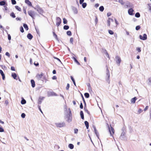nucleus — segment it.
<instances>
[{"mask_svg": "<svg viewBox=\"0 0 151 151\" xmlns=\"http://www.w3.org/2000/svg\"><path fill=\"white\" fill-rule=\"evenodd\" d=\"M69 112L66 113V116L65 117V119L67 122L69 123L72 121V114L70 108L68 109Z\"/></svg>", "mask_w": 151, "mask_h": 151, "instance_id": "f257e3e1", "label": "nucleus"}, {"mask_svg": "<svg viewBox=\"0 0 151 151\" xmlns=\"http://www.w3.org/2000/svg\"><path fill=\"white\" fill-rule=\"evenodd\" d=\"M56 126L58 128H61L66 126L65 123L64 122H56L55 123Z\"/></svg>", "mask_w": 151, "mask_h": 151, "instance_id": "f03ea898", "label": "nucleus"}, {"mask_svg": "<svg viewBox=\"0 0 151 151\" xmlns=\"http://www.w3.org/2000/svg\"><path fill=\"white\" fill-rule=\"evenodd\" d=\"M28 14L33 19H34V17L35 16L36 13L35 12L32 10H30L28 12Z\"/></svg>", "mask_w": 151, "mask_h": 151, "instance_id": "7ed1b4c3", "label": "nucleus"}, {"mask_svg": "<svg viewBox=\"0 0 151 151\" xmlns=\"http://www.w3.org/2000/svg\"><path fill=\"white\" fill-rule=\"evenodd\" d=\"M106 80L107 82H108L109 83L110 81H109V79L110 75L109 71V70L108 68H107L106 70Z\"/></svg>", "mask_w": 151, "mask_h": 151, "instance_id": "20e7f679", "label": "nucleus"}, {"mask_svg": "<svg viewBox=\"0 0 151 151\" xmlns=\"http://www.w3.org/2000/svg\"><path fill=\"white\" fill-rule=\"evenodd\" d=\"M109 129L111 136H112L113 137H114L113 134L114 133V129L111 126L110 128L109 127Z\"/></svg>", "mask_w": 151, "mask_h": 151, "instance_id": "39448f33", "label": "nucleus"}, {"mask_svg": "<svg viewBox=\"0 0 151 151\" xmlns=\"http://www.w3.org/2000/svg\"><path fill=\"white\" fill-rule=\"evenodd\" d=\"M57 94L53 91L49 92L47 93V96L50 97V96H57Z\"/></svg>", "mask_w": 151, "mask_h": 151, "instance_id": "423d86ee", "label": "nucleus"}, {"mask_svg": "<svg viewBox=\"0 0 151 151\" xmlns=\"http://www.w3.org/2000/svg\"><path fill=\"white\" fill-rule=\"evenodd\" d=\"M115 59L116 60V63L118 65H119L121 61L120 58L119 56H117L116 57Z\"/></svg>", "mask_w": 151, "mask_h": 151, "instance_id": "0eeeda50", "label": "nucleus"}, {"mask_svg": "<svg viewBox=\"0 0 151 151\" xmlns=\"http://www.w3.org/2000/svg\"><path fill=\"white\" fill-rule=\"evenodd\" d=\"M56 25L58 26L61 24V20L59 17H57L56 18Z\"/></svg>", "mask_w": 151, "mask_h": 151, "instance_id": "6e6552de", "label": "nucleus"}, {"mask_svg": "<svg viewBox=\"0 0 151 151\" xmlns=\"http://www.w3.org/2000/svg\"><path fill=\"white\" fill-rule=\"evenodd\" d=\"M139 37L141 40H145L147 39V35L145 34H143V37L141 35H140Z\"/></svg>", "mask_w": 151, "mask_h": 151, "instance_id": "1a4fd4ad", "label": "nucleus"}, {"mask_svg": "<svg viewBox=\"0 0 151 151\" xmlns=\"http://www.w3.org/2000/svg\"><path fill=\"white\" fill-rule=\"evenodd\" d=\"M35 9L37 10V11L40 14H42L43 13V11L42 9L40 7H37V8H35Z\"/></svg>", "mask_w": 151, "mask_h": 151, "instance_id": "9d476101", "label": "nucleus"}, {"mask_svg": "<svg viewBox=\"0 0 151 151\" xmlns=\"http://www.w3.org/2000/svg\"><path fill=\"white\" fill-rule=\"evenodd\" d=\"M43 75V73H41L40 74H37L36 76V78L38 80H40L42 77Z\"/></svg>", "mask_w": 151, "mask_h": 151, "instance_id": "9b49d317", "label": "nucleus"}, {"mask_svg": "<svg viewBox=\"0 0 151 151\" xmlns=\"http://www.w3.org/2000/svg\"><path fill=\"white\" fill-rule=\"evenodd\" d=\"M45 97L40 96L39 97L38 101V104H40L42 102V101L44 99Z\"/></svg>", "mask_w": 151, "mask_h": 151, "instance_id": "f8f14e48", "label": "nucleus"}, {"mask_svg": "<svg viewBox=\"0 0 151 151\" xmlns=\"http://www.w3.org/2000/svg\"><path fill=\"white\" fill-rule=\"evenodd\" d=\"M81 96H82V99H83V102H84V109L85 110V111H86L88 113L89 112L88 111V110H86V103L85 101V100H84V98L83 97V95L82 94L81 95Z\"/></svg>", "mask_w": 151, "mask_h": 151, "instance_id": "ddd939ff", "label": "nucleus"}, {"mask_svg": "<svg viewBox=\"0 0 151 151\" xmlns=\"http://www.w3.org/2000/svg\"><path fill=\"white\" fill-rule=\"evenodd\" d=\"M125 134V132H124L123 131L122 132L121 135V136L120 137V138L122 140H123L124 139Z\"/></svg>", "mask_w": 151, "mask_h": 151, "instance_id": "4468645a", "label": "nucleus"}, {"mask_svg": "<svg viewBox=\"0 0 151 151\" xmlns=\"http://www.w3.org/2000/svg\"><path fill=\"white\" fill-rule=\"evenodd\" d=\"M133 9L132 8H130L128 10V13L129 15H132L133 14Z\"/></svg>", "mask_w": 151, "mask_h": 151, "instance_id": "2eb2a0df", "label": "nucleus"}, {"mask_svg": "<svg viewBox=\"0 0 151 151\" xmlns=\"http://www.w3.org/2000/svg\"><path fill=\"white\" fill-rule=\"evenodd\" d=\"M114 21L113 19L109 18L107 20V25L108 26H110V22H113Z\"/></svg>", "mask_w": 151, "mask_h": 151, "instance_id": "dca6fc26", "label": "nucleus"}, {"mask_svg": "<svg viewBox=\"0 0 151 151\" xmlns=\"http://www.w3.org/2000/svg\"><path fill=\"white\" fill-rule=\"evenodd\" d=\"M25 2L29 6H32L31 3L29 0H26L25 1Z\"/></svg>", "mask_w": 151, "mask_h": 151, "instance_id": "f3484780", "label": "nucleus"}, {"mask_svg": "<svg viewBox=\"0 0 151 151\" xmlns=\"http://www.w3.org/2000/svg\"><path fill=\"white\" fill-rule=\"evenodd\" d=\"M12 77L15 79L17 80V75L15 73H12Z\"/></svg>", "mask_w": 151, "mask_h": 151, "instance_id": "a211bd4d", "label": "nucleus"}, {"mask_svg": "<svg viewBox=\"0 0 151 151\" xmlns=\"http://www.w3.org/2000/svg\"><path fill=\"white\" fill-rule=\"evenodd\" d=\"M137 99V98L135 97L132 98L131 100V103L132 104H134L135 103V101Z\"/></svg>", "mask_w": 151, "mask_h": 151, "instance_id": "6ab92c4d", "label": "nucleus"}, {"mask_svg": "<svg viewBox=\"0 0 151 151\" xmlns=\"http://www.w3.org/2000/svg\"><path fill=\"white\" fill-rule=\"evenodd\" d=\"M31 84L33 88H34L35 86V82L33 80H31Z\"/></svg>", "mask_w": 151, "mask_h": 151, "instance_id": "aec40b11", "label": "nucleus"}, {"mask_svg": "<svg viewBox=\"0 0 151 151\" xmlns=\"http://www.w3.org/2000/svg\"><path fill=\"white\" fill-rule=\"evenodd\" d=\"M27 37V38L30 40L32 39L33 37V36L30 33L28 34Z\"/></svg>", "mask_w": 151, "mask_h": 151, "instance_id": "412c9836", "label": "nucleus"}, {"mask_svg": "<svg viewBox=\"0 0 151 151\" xmlns=\"http://www.w3.org/2000/svg\"><path fill=\"white\" fill-rule=\"evenodd\" d=\"M80 114L81 117V118L82 119H83L84 118V114L83 112V111H81L80 112Z\"/></svg>", "mask_w": 151, "mask_h": 151, "instance_id": "4be33fe9", "label": "nucleus"}, {"mask_svg": "<svg viewBox=\"0 0 151 151\" xmlns=\"http://www.w3.org/2000/svg\"><path fill=\"white\" fill-rule=\"evenodd\" d=\"M68 147L70 149H72L73 148L74 146L73 144H70L68 145Z\"/></svg>", "mask_w": 151, "mask_h": 151, "instance_id": "5701e85b", "label": "nucleus"}, {"mask_svg": "<svg viewBox=\"0 0 151 151\" xmlns=\"http://www.w3.org/2000/svg\"><path fill=\"white\" fill-rule=\"evenodd\" d=\"M23 27L26 30H27L28 29V26L26 24H23Z\"/></svg>", "mask_w": 151, "mask_h": 151, "instance_id": "b1692460", "label": "nucleus"}, {"mask_svg": "<svg viewBox=\"0 0 151 151\" xmlns=\"http://www.w3.org/2000/svg\"><path fill=\"white\" fill-rule=\"evenodd\" d=\"M86 126V129H88V128L89 127V124L88 123L87 121H85L84 122Z\"/></svg>", "mask_w": 151, "mask_h": 151, "instance_id": "393cba45", "label": "nucleus"}, {"mask_svg": "<svg viewBox=\"0 0 151 151\" xmlns=\"http://www.w3.org/2000/svg\"><path fill=\"white\" fill-rule=\"evenodd\" d=\"M73 10L74 13L75 14H77L78 13V10L76 8H74L73 9Z\"/></svg>", "mask_w": 151, "mask_h": 151, "instance_id": "a878e982", "label": "nucleus"}, {"mask_svg": "<svg viewBox=\"0 0 151 151\" xmlns=\"http://www.w3.org/2000/svg\"><path fill=\"white\" fill-rule=\"evenodd\" d=\"M6 4V2L5 1H2L0 2V5L1 6H4V5Z\"/></svg>", "mask_w": 151, "mask_h": 151, "instance_id": "bb28decb", "label": "nucleus"}, {"mask_svg": "<svg viewBox=\"0 0 151 151\" xmlns=\"http://www.w3.org/2000/svg\"><path fill=\"white\" fill-rule=\"evenodd\" d=\"M118 2L122 5H124L125 4L124 2L123 1V0H119Z\"/></svg>", "mask_w": 151, "mask_h": 151, "instance_id": "cd10ccee", "label": "nucleus"}, {"mask_svg": "<svg viewBox=\"0 0 151 151\" xmlns=\"http://www.w3.org/2000/svg\"><path fill=\"white\" fill-rule=\"evenodd\" d=\"M104 9V7L103 6H101L99 8V10L101 12H103Z\"/></svg>", "mask_w": 151, "mask_h": 151, "instance_id": "c85d7f7f", "label": "nucleus"}, {"mask_svg": "<svg viewBox=\"0 0 151 151\" xmlns=\"http://www.w3.org/2000/svg\"><path fill=\"white\" fill-rule=\"evenodd\" d=\"M70 78H71V79L72 81L73 82V83L74 85L75 86H76V83H75V80H74V79L73 78V77L72 76H70Z\"/></svg>", "mask_w": 151, "mask_h": 151, "instance_id": "c756f323", "label": "nucleus"}, {"mask_svg": "<svg viewBox=\"0 0 151 151\" xmlns=\"http://www.w3.org/2000/svg\"><path fill=\"white\" fill-rule=\"evenodd\" d=\"M15 8L16 9H17L19 11H21V8L20 7H19L18 6H15Z\"/></svg>", "mask_w": 151, "mask_h": 151, "instance_id": "7c9ffc66", "label": "nucleus"}, {"mask_svg": "<svg viewBox=\"0 0 151 151\" xmlns=\"http://www.w3.org/2000/svg\"><path fill=\"white\" fill-rule=\"evenodd\" d=\"M84 96L86 98H88L89 97V94L87 93H84Z\"/></svg>", "mask_w": 151, "mask_h": 151, "instance_id": "2f4dec72", "label": "nucleus"}, {"mask_svg": "<svg viewBox=\"0 0 151 151\" xmlns=\"http://www.w3.org/2000/svg\"><path fill=\"white\" fill-rule=\"evenodd\" d=\"M21 103L22 104H24L26 103V101L24 99H22L21 101Z\"/></svg>", "mask_w": 151, "mask_h": 151, "instance_id": "473e14b6", "label": "nucleus"}, {"mask_svg": "<svg viewBox=\"0 0 151 151\" xmlns=\"http://www.w3.org/2000/svg\"><path fill=\"white\" fill-rule=\"evenodd\" d=\"M73 59L75 61L78 65H80V64L79 62L77 60V59L74 57H73Z\"/></svg>", "mask_w": 151, "mask_h": 151, "instance_id": "72a5a7b5", "label": "nucleus"}, {"mask_svg": "<svg viewBox=\"0 0 151 151\" xmlns=\"http://www.w3.org/2000/svg\"><path fill=\"white\" fill-rule=\"evenodd\" d=\"M135 17L137 18H139L140 17V14L139 12H137L135 14Z\"/></svg>", "mask_w": 151, "mask_h": 151, "instance_id": "f704fd0d", "label": "nucleus"}, {"mask_svg": "<svg viewBox=\"0 0 151 151\" xmlns=\"http://www.w3.org/2000/svg\"><path fill=\"white\" fill-rule=\"evenodd\" d=\"M94 132H95V134L96 135V136L99 139V133H98V132L97 130H95L94 131Z\"/></svg>", "mask_w": 151, "mask_h": 151, "instance_id": "c9c22d12", "label": "nucleus"}, {"mask_svg": "<svg viewBox=\"0 0 151 151\" xmlns=\"http://www.w3.org/2000/svg\"><path fill=\"white\" fill-rule=\"evenodd\" d=\"M87 5V4L86 3H83L82 4V7L84 8H85Z\"/></svg>", "mask_w": 151, "mask_h": 151, "instance_id": "e433bc0d", "label": "nucleus"}, {"mask_svg": "<svg viewBox=\"0 0 151 151\" xmlns=\"http://www.w3.org/2000/svg\"><path fill=\"white\" fill-rule=\"evenodd\" d=\"M67 34L69 36H70L72 35L71 32L70 31H67Z\"/></svg>", "mask_w": 151, "mask_h": 151, "instance_id": "4c0bfd02", "label": "nucleus"}, {"mask_svg": "<svg viewBox=\"0 0 151 151\" xmlns=\"http://www.w3.org/2000/svg\"><path fill=\"white\" fill-rule=\"evenodd\" d=\"M69 28V27L68 25H65L64 26L63 29L65 30H67Z\"/></svg>", "mask_w": 151, "mask_h": 151, "instance_id": "58836bf2", "label": "nucleus"}, {"mask_svg": "<svg viewBox=\"0 0 151 151\" xmlns=\"http://www.w3.org/2000/svg\"><path fill=\"white\" fill-rule=\"evenodd\" d=\"M10 16L13 18L15 17V16L14 12H12L10 14Z\"/></svg>", "mask_w": 151, "mask_h": 151, "instance_id": "ea45409f", "label": "nucleus"}, {"mask_svg": "<svg viewBox=\"0 0 151 151\" xmlns=\"http://www.w3.org/2000/svg\"><path fill=\"white\" fill-rule=\"evenodd\" d=\"M53 35H54V37H55L56 39L57 40H58L57 36L56 35V34L54 32H53Z\"/></svg>", "mask_w": 151, "mask_h": 151, "instance_id": "a19ab883", "label": "nucleus"}, {"mask_svg": "<svg viewBox=\"0 0 151 151\" xmlns=\"http://www.w3.org/2000/svg\"><path fill=\"white\" fill-rule=\"evenodd\" d=\"M63 23L64 24H66L67 23V20L65 18H64L63 19Z\"/></svg>", "mask_w": 151, "mask_h": 151, "instance_id": "79ce46f5", "label": "nucleus"}, {"mask_svg": "<svg viewBox=\"0 0 151 151\" xmlns=\"http://www.w3.org/2000/svg\"><path fill=\"white\" fill-rule=\"evenodd\" d=\"M108 31L109 33L110 34L112 35L114 34V32L112 31L109 30Z\"/></svg>", "mask_w": 151, "mask_h": 151, "instance_id": "37998d69", "label": "nucleus"}, {"mask_svg": "<svg viewBox=\"0 0 151 151\" xmlns=\"http://www.w3.org/2000/svg\"><path fill=\"white\" fill-rule=\"evenodd\" d=\"M148 80L149 81V82L148 83V84L149 85H151V77L149 78L148 79Z\"/></svg>", "mask_w": 151, "mask_h": 151, "instance_id": "c03bdc74", "label": "nucleus"}, {"mask_svg": "<svg viewBox=\"0 0 151 151\" xmlns=\"http://www.w3.org/2000/svg\"><path fill=\"white\" fill-rule=\"evenodd\" d=\"M130 3L129 2H127L126 4V6L127 8H128L129 6Z\"/></svg>", "mask_w": 151, "mask_h": 151, "instance_id": "a18cd8bd", "label": "nucleus"}, {"mask_svg": "<svg viewBox=\"0 0 151 151\" xmlns=\"http://www.w3.org/2000/svg\"><path fill=\"white\" fill-rule=\"evenodd\" d=\"M78 132V129H74V133L75 134H77Z\"/></svg>", "mask_w": 151, "mask_h": 151, "instance_id": "49530a36", "label": "nucleus"}, {"mask_svg": "<svg viewBox=\"0 0 151 151\" xmlns=\"http://www.w3.org/2000/svg\"><path fill=\"white\" fill-rule=\"evenodd\" d=\"M11 1L13 4H15L16 3V2L15 0H11Z\"/></svg>", "mask_w": 151, "mask_h": 151, "instance_id": "de8ad7c7", "label": "nucleus"}, {"mask_svg": "<svg viewBox=\"0 0 151 151\" xmlns=\"http://www.w3.org/2000/svg\"><path fill=\"white\" fill-rule=\"evenodd\" d=\"M20 30L21 32L23 33L24 32V30L22 27H20Z\"/></svg>", "mask_w": 151, "mask_h": 151, "instance_id": "09e8293b", "label": "nucleus"}, {"mask_svg": "<svg viewBox=\"0 0 151 151\" xmlns=\"http://www.w3.org/2000/svg\"><path fill=\"white\" fill-rule=\"evenodd\" d=\"M140 28V27L139 25L137 26L136 27L135 29L137 30H139Z\"/></svg>", "mask_w": 151, "mask_h": 151, "instance_id": "8fccbe9b", "label": "nucleus"}, {"mask_svg": "<svg viewBox=\"0 0 151 151\" xmlns=\"http://www.w3.org/2000/svg\"><path fill=\"white\" fill-rule=\"evenodd\" d=\"M53 58L55 59H56V60H57L58 61H59L60 62V63H62L60 60V59H59L58 58L55 57H53Z\"/></svg>", "mask_w": 151, "mask_h": 151, "instance_id": "3c124183", "label": "nucleus"}, {"mask_svg": "<svg viewBox=\"0 0 151 151\" xmlns=\"http://www.w3.org/2000/svg\"><path fill=\"white\" fill-rule=\"evenodd\" d=\"M25 116H26V115H25V114L24 113H22V114H21V117H22V118H25Z\"/></svg>", "mask_w": 151, "mask_h": 151, "instance_id": "603ef678", "label": "nucleus"}, {"mask_svg": "<svg viewBox=\"0 0 151 151\" xmlns=\"http://www.w3.org/2000/svg\"><path fill=\"white\" fill-rule=\"evenodd\" d=\"M0 73L1 74V76L4 75L3 72L1 70H0Z\"/></svg>", "mask_w": 151, "mask_h": 151, "instance_id": "864d4df0", "label": "nucleus"}, {"mask_svg": "<svg viewBox=\"0 0 151 151\" xmlns=\"http://www.w3.org/2000/svg\"><path fill=\"white\" fill-rule=\"evenodd\" d=\"M73 38L72 37H71L70 39V42L73 44Z\"/></svg>", "mask_w": 151, "mask_h": 151, "instance_id": "5fc2aeb1", "label": "nucleus"}, {"mask_svg": "<svg viewBox=\"0 0 151 151\" xmlns=\"http://www.w3.org/2000/svg\"><path fill=\"white\" fill-rule=\"evenodd\" d=\"M142 111V109H139L138 111V114H139L141 113Z\"/></svg>", "mask_w": 151, "mask_h": 151, "instance_id": "6e6d98bb", "label": "nucleus"}, {"mask_svg": "<svg viewBox=\"0 0 151 151\" xmlns=\"http://www.w3.org/2000/svg\"><path fill=\"white\" fill-rule=\"evenodd\" d=\"M5 55H6L8 56L9 58L10 57V55L9 54V53L8 52H6L5 53Z\"/></svg>", "mask_w": 151, "mask_h": 151, "instance_id": "4d7b16f0", "label": "nucleus"}, {"mask_svg": "<svg viewBox=\"0 0 151 151\" xmlns=\"http://www.w3.org/2000/svg\"><path fill=\"white\" fill-rule=\"evenodd\" d=\"M8 39L9 40H11V36L10 34H8Z\"/></svg>", "mask_w": 151, "mask_h": 151, "instance_id": "13d9d810", "label": "nucleus"}, {"mask_svg": "<svg viewBox=\"0 0 151 151\" xmlns=\"http://www.w3.org/2000/svg\"><path fill=\"white\" fill-rule=\"evenodd\" d=\"M70 85L68 83L67 85V86L66 87V90H68L69 88Z\"/></svg>", "mask_w": 151, "mask_h": 151, "instance_id": "bf43d9fd", "label": "nucleus"}, {"mask_svg": "<svg viewBox=\"0 0 151 151\" xmlns=\"http://www.w3.org/2000/svg\"><path fill=\"white\" fill-rule=\"evenodd\" d=\"M80 107V108L81 109H82L83 108V104H82V103H81Z\"/></svg>", "mask_w": 151, "mask_h": 151, "instance_id": "052dcab7", "label": "nucleus"}, {"mask_svg": "<svg viewBox=\"0 0 151 151\" xmlns=\"http://www.w3.org/2000/svg\"><path fill=\"white\" fill-rule=\"evenodd\" d=\"M4 131V130L2 127H0V132H2Z\"/></svg>", "mask_w": 151, "mask_h": 151, "instance_id": "680f3d73", "label": "nucleus"}, {"mask_svg": "<svg viewBox=\"0 0 151 151\" xmlns=\"http://www.w3.org/2000/svg\"><path fill=\"white\" fill-rule=\"evenodd\" d=\"M11 70L13 71H15V69L14 67L13 66L11 67Z\"/></svg>", "mask_w": 151, "mask_h": 151, "instance_id": "e2e57ef3", "label": "nucleus"}, {"mask_svg": "<svg viewBox=\"0 0 151 151\" xmlns=\"http://www.w3.org/2000/svg\"><path fill=\"white\" fill-rule=\"evenodd\" d=\"M84 0H80L79 3L80 4H82L84 1Z\"/></svg>", "mask_w": 151, "mask_h": 151, "instance_id": "0e129e2a", "label": "nucleus"}, {"mask_svg": "<svg viewBox=\"0 0 151 151\" xmlns=\"http://www.w3.org/2000/svg\"><path fill=\"white\" fill-rule=\"evenodd\" d=\"M98 22V19L97 17H96V18L95 20V22L96 24H97V22Z\"/></svg>", "mask_w": 151, "mask_h": 151, "instance_id": "69168bd1", "label": "nucleus"}, {"mask_svg": "<svg viewBox=\"0 0 151 151\" xmlns=\"http://www.w3.org/2000/svg\"><path fill=\"white\" fill-rule=\"evenodd\" d=\"M148 106H146V107H145V108L144 109V111H145L146 110H147L148 109Z\"/></svg>", "mask_w": 151, "mask_h": 151, "instance_id": "338daca9", "label": "nucleus"}, {"mask_svg": "<svg viewBox=\"0 0 151 151\" xmlns=\"http://www.w3.org/2000/svg\"><path fill=\"white\" fill-rule=\"evenodd\" d=\"M111 15V14L110 12H108L107 13V16L108 17H109Z\"/></svg>", "mask_w": 151, "mask_h": 151, "instance_id": "774afa93", "label": "nucleus"}]
</instances>
